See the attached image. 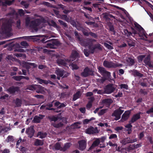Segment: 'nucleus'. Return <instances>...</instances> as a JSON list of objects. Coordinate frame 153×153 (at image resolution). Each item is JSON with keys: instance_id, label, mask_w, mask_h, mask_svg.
<instances>
[{"instance_id": "nucleus-25", "label": "nucleus", "mask_w": 153, "mask_h": 153, "mask_svg": "<svg viewBox=\"0 0 153 153\" xmlns=\"http://www.w3.org/2000/svg\"><path fill=\"white\" fill-rule=\"evenodd\" d=\"M54 102V101H53L52 102L48 103L46 106L47 107L46 109L48 110H53L54 111L56 110V108H51L53 106V104Z\"/></svg>"}, {"instance_id": "nucleus-13", "label": "nucleus", "mask_w": 153, "mask_h": 153, "mask_svg": "<svg viewBox=\"0 0 153 153\" xmlns=\"http://www.w3.org/2000/svg\"><path fill=\"white\" fill-rule=\"evenodd\" d=\"M35 131V130L34 129V126H31L26 129V133L28 134V137L31 138L33 136Z\"/></svg>"}, {"instance_id": "nucleus-27", "label": "nucleus", "mask_w": 153, "mask_h": 153, "mask_svg": "<svg viewBox=\"0 0 153 153\" xmlns=\"http://www.w3.org/2000/svg\"><path fill=\"white\" fill-rule=\"evenodd\" d=\"M21 65L24 68H25L28 71H29V69L30 68V62H27L25 61H22Z\"/></svg>"}, {"instance_id": "nucleus-16", "label": "nucleus", "mask_w": 153, "mask_h": 153, "mask_svg": "<svg viewBox=\"0 0 153 153\" xmlns=\"http://www.w3.org/2000/svg\"><path fill=\"white\" fill-rule=\"evenodd\" d=\"M131 113L130 111H127L123 114L121 120L122 121L124 122L127 120L129 117Z\"/></svg>"}, {"instance_id": "nucleus-44", "label": "nucleus", "mask_w": 153, "mask_h": 153, "mask_svg": "<svg viewBox=\"0 0 153 153\" xmlns=\"http://www.w3.org/2000/svg\"><path fill=\"white\" fill-rule=\"evenodd\" d=\"M127 42L128 45L129 47H131L134 46L135 42L130 39H128Z\"/></svg>"}, {"instance_id": "nucleus-37", "label": "nucleus", "mask_w": 153, "mask_h": 153, "mask_svg": "<svg viewBox=\"0 0 153 153\" xmlns=\"http://www.w3.org/2000/svg\"><path fill=\"white\" fill-rule=\"evenodd\" d=\"M22 101L21 100L18 98H16L15 103L17 107H19L22 104Z\"/></svg>"}, {"instance_id": "nucleus-45", "label": "nucleus", "mask_w": 153, "mask_h": 153, "mask_svg": "<svg viewBox=\"0 0 153 153\" xmlns=\"http://www.w3.org/2000/svg\"><path fill=\"white\" fill-rule=\"evenodd\" d=\"M82 13L84 14L85 17L88 19L89 20H93V18L88 13H86L84 12H82Z\"/></svg>"}, {"instance_id": "nucleus-18", "label": "nucleus", "mask_w": 153, "mask_h": 153, "mask_svg": "<svg viewBox=\"0 0 153 153\" xmlns=\"http://www.w3.org/2000/svg\"><path fill=\"white\" fill-rule=\"evenodd\" d=\"M150 60V56L148 55L144 59V62L146 65L148 66L150 68H153V65L151 64Z\"/></svg>"}, {"instance_id": "nucleus-9", "label": "nucleus", "mask_w": 153, "mask_h": 153, "mask_svg": "<svg viewBox=\"0 0 153 153\" xmlns=\"http://www.w3.org/2000/svg\"><path fill=\"white\" fill-rule=\"evenodd\" d=\"M124 112V110L120 109H117L115 110L112 113V116L115 117V120H117L121 117V115Z\"/></svg>"}, {"instance_id": "nucleus-42", "label": "nucleus", "mask_w": 153, "mask_h": 153, "mask_svg": "<svg viewBox=\"0 0 153 153\" xmlns=\"http://www.w3.org/2000/svg\"><path fill=\"white\" fill-rule=\"evenodd\" d=\"M15 55L17 57H21V59H25L26 58L25 54L22 53H16Z\"/></svg>"}, {"instance_id": "nucleus-64", "label": "nucleus", "mask_w": 153, "mask_h": 153, "mask_svg": "<svg viewBox=\"0 0 153 153\" xmlns=\"http://www.w3.org/2000/svg\"><path fill=\"white\" fill-rule=\"evenodd\" d=\"M19 149L20 151L22 152L23 153L25 152L26 151V148L25 147L21 146L20 147Z\"/></svg>"}, {"instance_id": "nucleus-22", "label": "nucleus", "mask_w": 153, "mask_h": 153, "mask_svg": "<svg viewBox=\"0 0 153 153\" xmlns=\"http://www.w3.org/2000/svg\"><path fill=\"white\" fill-rule=\"evenodd\" d=\"M103 18L105 19L106 21H110L111 20L110 18H113L114 19H115V17L112 15L108 14L106 13L103 14Z\"/></svg>"}, {"instance_id": "nucleus-56", "label": "nucleus", "mask_w": 153, "mask_h": 153, "mask_svg": "<svg viewBox=\"0 0 153 153\" xmlns=\"http://www.w3.org/2000/svg\"><path fill=\"white\" fill-rule=\"evenodd\" d=\"M145 57L144 55H140L138 56V59L139 62H142Z\"/></svg>"}, {"instance_id": "nucleus-2", "label": "nucleus", "mask_w": 153, "mask_h": 153, "mask_svg": "<svg viewBox=\"0 0 153 153\" xmlns=\"http://www.w3.org/2000/svg\"><path fill=\"white\" fill-rule=\"evenodd\" d=\"M45 20L44 19H36L34 20L30 21V19L27 18L25 19V25L27 27L29 26L32 29V32H36L38 31L37 27L42 22H45Z\"/></svg>"}, {"instance_id": "nucleus-38", "label": "nucleus", "mask_w": 153, "mask_h": 153, "mask_svg": "<svg viewBox=\"0 0 153 153\" xmlns=\"http://www.w3.org/2000/svg\"><path fill=\"white\" fill-rule=\"evenodd\" d=\"M52 124L54 127L56 128H59L62 127L63 125V123L61 122L58 123H53Z\"/></svg>"}, {"instance_id": "nucleus-14", "label": "nucleus", "mask_w": 153, "mask_h": 153, "mask_svg": "<svg viewBox=\"0 0 153 153\" xmlns=\"http://www.w3.org/2000/svg\"><path fill=\"white\" fill-rule=\"evenodd\" d=\"M141 113V112H140L133 115L131 118L129 122V123H133L140 119V114Z\"/></svg>"}, {"instance_id": "nucleus-54", "label": "nucleus", "mask_w": 153, "mask_h": 153, "mask_svg": "<svg viewBox=\"0 0 153 153\" xmlns=\"http://www.w3.org/2000/svg\"><path fill=\"white\" fill-rule=\"evenodd\" d=\"M21 76H14L13 77V78L17 81H20L22 79Z\"/></svg>"}, {"instance_id": "nucleus-39", "label": "nucleus", "mask_w": 153, "mask_h": 153, "mask_svg": "<svg viewBox=\"0 0 153 153\" xmlns=\"http://www.w3.org/2000/svg\"><path fill=\"white\" fill-rule=\"evenodd\" d=\"M145 80H147L146 78L143 79V81L140 83V85L143 87H147L148 86L147 83L145 81Z\"/></svg>"}, {"instance_id": "nucleus-21", "label": "nucleus", "mask_w": 153, "mask_h": 153, "mask_svg": "<svg viewBox=\"0 0 153 153\" xmlns=\"http://www.w3.org/2000/svg\"><path fill=\"white\" fill-rule=\"evenodd\" d=\"M97 128H95L93 127H90L86 129V132L87 134H94L97 132Z\"/></svg>"}, {"instance_id": "nucleus-46", "label": "nucleus", "mask_w": 153, "mask_h": 153, "mask_svg": "<svg viewBox=\"0 0 153 153\" xmlns=\"http://www.w3.org/2000/svg\"><path fill=\"white\" fill-rule=\"evenodd\" d=\"M37 85H29L27 87L28 89L31 91L36 90Z\"/></svg>"}, {"instance_id": "nucleus-31", "label": "nucleus", "mask_w": 153, "mask_h": 153, "mask_svg": "<svg viewBox=\"0 0 153 153\" xmlns=\"http://www.w3.org/2000/svg\"><path fill=\"white\" fill-rule=\"evenodd\" d=\"M36 90L38 93H42L44 91V88L41 85H37Z\"/></svg>"}, {"instance_id": "nucleus-60", "label": "nucleus", "mask_w": 153, "mask_h": 153, "mask_svg": "<svg viewBox=\"0 0 153 153\" xmlns=\"http://www.w3.org/2000/svg\"><path fill=\"white\" fill-rule=\"evenodd\" d=\"M81 123L79 122L74 123L73 125L74 126L75 128H80V126H79L78 125L80 124Z\"/></svg>"}, {"instance_id": "nucleus-8", "label": "nucleus", "mask_w": 153, "mask_h": 153, "mask_svg": "<svg viewBox=\"0 0 153 153\" xmlns=\"http://www.w3.org/2000/svg\"><path fill=\"white\" fill-rule=\"evenodd\" d=\"M94 74V73L92 70L88 67H85L84 69L83 72L81 74V76L84 77H86L90 75L93 76Z\"/></svg>"}, {"instance_id": "nucleus-43", "label": "nucleus", "mask_w": 153, "mask_h": 153, "mask_svg": "<svg viewBox=\"0 0 153 153\" xmlns=\"http://www.w3.org/2000/svg\"><path fill=\"white\" fill-rule=\"evenodd\" d=\"M95 118L94 117H92L90 119H86L84 120L83 121V123L84 124H87L90 121L95 120Z\"/></svg>"}, {"instance_id": "nucleus-1", "label": "nucleus", "mask_w": 153, "mask_h": 153, "mask_svg": "<svg viewBox=\"0 0 153 153\" xmlns=\"http://www.w3.org/2000/svg\"><path fill=\"white\" fill-rule=\"evenodd\" d=\"M40 35L32 36H24L22 37V38L24 39L27 40L29 41L33 40V41H36L38 42L43 43H47L46 47L47 48H49L51 49L56 48L60 45L59 42L56 39H53L48 40L45 41V39L44 38H34V37H39Z\"/></svg>"}, {"instance_id": "nucleus-36", "label": "nucleus", "mask_w": 153, "mask_h": 153, "mask_svg": "<svg viewBox=\"0 0 153 153\" xmlns=\"http://www.w3.org/2000/svg\"><path fill=\"white\" fill-rule=\"evenodd\" d=\"M38 135L40 136L39 138H40L43 139L47 135V133H43L41 131L38 132L37 134Z\"/></svg>"}, {"instance_id": "nucleus-33", "label": "nucleus", "mask_w": 153, "mask_h": 153, "mask_svg": "<svg viewBox=\"0 0 153 153\" xmlns=\"http://www.w3.org/2000/svg\"><path fill=\"white\" fill-rule=\"evenodd\" d=\"M71 144V143H66L65 144L64 146L63 147L61 148V151L65 152L67 149H68L70 147Z\"/></svg>"}, {"instance_id": "nucleus-58", "label": "nucleus", "mask_w": 153, "mask_h": 153, "mask_svg": "<svg viewBox=\"0 0 153 153\" xmlns=\"http://www.w3.org/2000/svg\"><path fill=\"white\" fill-rule=\"evenodd\" d=\"M16 27L19 29H20L21 28V21L19 19L16 21Z\"/></svg>"}, {"instance_id": "nucleus-61", "label": "nucleus", "mask_w": 153, "mask_h": 153, "mask_svg": "<svg viewBox=\"0 0 153 153\" xmlns=\"http://www.w3.org/2000/svg\"><path fill=\"white\" fill-rule=\"evenodd\" d=\"M106 112V109H102L100 110V111L98 113V114L99 115L101 116L104 114Z\"/></svg>"}, {"instance_id": "nucleus-35", "label": "nucleus", "mask_w": 153, "mask_h": 153, "mask_svg": "<svg viewBox=\"0 0 153 153\" xmlns=\"http://www.w3.org/2000/svg\"><path fill=\"white\" fill-rule=\"evenodd\" d=\"M43 144V142L41 140L37 139L34 143L36 146H42Z\"/></svg>"}, {"instance_id": "nucleus-32", "label": "nucleus", "mask_w": 153, "mask_h": 153, "mask_svg": "<svg viewBox=\"0 0 153 153\" xmlns=\"http://www.w3.org/2000/svg\"><path fill=\"white\" fill-rule=\"evenodd\" d=\"M48 119L50 121V122L54 121L55 122L59 119L58 117H56L54 115L48 116Z\"/></svg>"}, {"instance_id": "nucleus-7", "label": "nucleus", "mask_w": 153, "mask_h": 153, "mask_svg": "<svg viewBox=\"0 0 153 153\" xmlns=\"http://www.w3.org/2000/svg\"><path fill=\"white\" fill-rule=\"evenodd\" d=\"M113 84H109L106 85L104 88V93L109 94L113 92L115 90L116 88L114 87Z\"/></svg>"}, {"instance_id": "nucleus-62", "label": "nucleus", "mask_w": 153, "mask_h": 153, "mask_svg": "<svg viewBox=\"0 0 153 153\" xmlns=\"http://www.w3.org/2000/svg\"><path fill=\"white\" fill-rule=\"evenodd\" d=\"M89 35H90L91 36L95 38H97V35L96 33L91 32H89Z\"/></svg>"}, {"instance_id": "nucleus-17", "label": "nucleus", "mask_w": 153, "mask_h": 153, "mask_svg": "<svg viewBox=\"0 0 153 153\" xmlns=\"http://www.w3.org/2000/svg\"><path fill=\"white\" fill-rule=\"evenodd\" d=\"M53 101H54V102L53 103L54 107H56L57 109H61L66 106V103L65 104L64 103H61L56 100Z\"/></svg>"}, {"instance_id": "nucleus-51", "label": "nucleus", "mask_w": 153, "mask_h": 153, "mask_svg": "<svg viewBox=\"0 0 153 153\" xmlns=\"http://www.w3.org/2000/svg\"><path fill=\"white\" fill-rule=\"evenodd\" d=\"M82 32L83 34L85 36H89V32H88V31L86 29L83 28L82 30Z\"/></svg>"}, {"instance_id": "nucleus-50", "label": "nucleus", "mask_w": 153, "mask_h": 153, "mask_svg": "<svg viewBox=\"0 0 153 153\" xmlns=\"http://www.w3.org/2000/svg\"><path fill=\"white\" fill-rule=\"evenodd\" d=\"M83 52L85 56L86 57L88 56L90 54V50L89 51L88 50L86 49H84L83 51Z\"/></svg>"}, {"instance_id": "nucleus-4", "label": "nucleus", "mask_w": 153, "mask_h": 153, "mask_svg": "<svg viewBox=\"0 0 153 153\" xmlns=\"http://www.w3.org/2000/svg\"><path fill=\"white\" fill-rule=\"evenodd\" d=\"M82 45L85 46H88V48L90 50V53L91 54H93L94 52H96L97 49L100 51H101L102 50V46L99 43L95 44L92 46V43L90 39L88 40L86 44Z\"/></svg>"}, {"instance_id": "nucleus-49", "label": "nucleus", "mask_w": 153, "mask_h": 153, "mask_svg": "<svg viewBox=\"0 0 153 153\" xmlns=\"http://www.w3.org/2000/svg\"><path fill=\"white\" fill-rule=\"evenodd\" d=\"M135 149L134 144L130 145L127 147V150L128 151L133 150Z\"/></svg>"}, {"instance_id": "nucleus-11", "label": "nucleus", "mask_w": 153, "mask_h": 153, "mask_svg": "<svg viewBox=\"0 0 153 153\" xmlns=\"http://www.w3.org/2000/svg\"><path fill=\"white\" fill-rule=\"evenodd\" d=\"M137 139L135 138L134 139H131L129 137L124 138L120 142L123 145H125L127 143H132L137 142Z\"/></svg>"}, {"instance_id": "nucleus-63", "label": "nucleus", "mask_w": 153, "mask_h": 153, "mask_svg": "<svg viewBox=\"0 0 153 153\" xmlns=\"http://www.w3.org/2000/svg\"><path fill=\"white\" fill-rule=\"evenodd\" d=\"M37 50L38 51H42L44 53L47 52L48 50L47 49L42 48V47H39L37 48Z\"/></svg>"}, {"instance_id": "nucleus-53", "label": "nucleus", "mask_w": 153, "mask_h": 153, "mask_svg": "<svg viewBox=\"0 0 153 153\" xmlns=\"http://www.w3.org/2000/svg\"><path fill=\"white\" fill-rule=\"evenodd\" d=\"M78 53L76 51H75L73 52L71 54L72 57L73 58H76L78 56Z\"/></svg>"}, {"instance_id": "nucleus-10", "label": "nucleus", "mask_w": 153, "mask_h": 153, "mask_svg": "<svg viewBox=\"0 0 153 153\" xmlns=\"http://www.w3.org/2000/svg\"><path fill=\"white\" fill-rule=\"evenodd\" d=\"M98 70L99 72L103 76L109 77L110 76V73L106 71L103 67L99 66Z\"/></svg>"}, {"instance_id": "nucleus-26", "label": "nucleus", "mask_w": 153, "mask_h": 153, "mask_svg": "<svg viewBox=\"0 0 153 153\" xmlns=\"http://www.w3.org/2000/svg\"><path fill=\"white\" fill-rule=\"evenodd\" d=\"M57 63L59 66L62 65L64 66H66L68 64L66 62V60H64L62 59H58L56 61Z\"/></svg>"}, {"instance_id": "nucleus-5", "label": "nucleus", "mask_w": 153, "mask_h": 153, "mask_svg": "<svg viewBox=\"0 0 153 153\" xmlns=\"http://www.w3.org/2000/svg\"><path fill=\"white\" fill-rule=\"evenodd\" d=\"M11 24L8 21L3 23L1 26L2 33L6 34L10 33L11 30Z\"/></svg>"}, {"instance_id": "nucleus-40", "label": "nucleus", "mask_w": 153, "mask_h": 153, "mask_svg": "<svg viewBox=\"0 0 153 153\" xmlns=\"http://www.w3.org/2000/svg\"><path fill=\"white\" fill-rule=\"evenodd\" d=\"M54 147L56 150H61V148H62L61 147L60 144L59 142L56 143L55 144Z\"/></svg>"}, {"instance_id": "nucleus-12", "label": "nucleus", "mask_w": 153, "mask_h": 153, "mask_svg": "<svg viewBox=\"0 0 153 153\" xmlns=\"http://www.w3.org/2000/svg\"><path fill=\"white\" fill-rule=\"evenodd\" d=\"M79 144V149L81 151H83L86 148L87 145V141L84 140H82L78 141Z\"/></svg>"}, {"instance_id": "nucleus-48", "label": "nucleus", "mask_w": 153, "mask_h": 153, "mask_svg": "<svg viewBox=\"0 0 153 153\" xmlns=\"http://www.w3.org/2000/svg\"><path fill=\"white\" fill-rule=\"evenodd\" d=\"M124 33L125 35L127 36H130L132 33L130 31H129L127 29L125 30H124Z\"/></svg>"}, {"instance_id": "nucleus-30", "label": "nucleus", "mask_w": 153, "mask_h": 153, "mask_svg": "<svg viewBox=\"0 0 153 153\" xmlns=\"http://www.w3.org/2000/svg\"><path fill=\"white\" fill-rule=\"evenodd\" d=\"M126 61L129 66H132L134 64L135 61L134 59L131 57H128Z\"/></svg>"}, {"instance_id": "nucleus-20", "label": "nucleus", "mask_w": 153, "mask_h": 153, "mask_svg": "<svg viewBox=\"0 0 153 153\" xmlns=\"http://www.w3.org/2000/svg\"><path fill=\"white\" fill-rule=\"evenodd\" d=\"M113 101L111 99H105L103 100L102 102L107 107H109L110 105L113 102Z\"/></svg>"}, {"instance_id": "nucleus-59", "label": "nucleus", "mask_w": 153, "mask_h": 153, "mask_svg": "<svg viewBox=\"0 0 153 153\" xmlns=\"http://www.w3.org/2000/svg\"><path fill=\"white\" fill-rule=\"evenodd\" d=\"M71 66L72 68L73 69V70H77L79 68L77 65L74 63V62L71 64Z\"/></svg>"}, {"instance_id": "nucleus-29", "label": "nucleus", "mask_w": 153, "mask_h": 153, "mask_svg": "<svg viewBox=\"0 0 153 153\" xmlns=\"http://www.w3.org/2000/svg\"><path fill=\"white\" fill-rule=\"evenodd\" d=\"M65 71L62 69L58 68L56 71V73L57 76L60 77L63 76L65 73Z\"/></svg>"}, {"instance_id": "nucleus-52", "label": "nucleus", "mask_w": 153, "mask_h": 153, "mask_svg": "<svg viewBox=\"0 0 153 153\" xmlns=\"http://www.w3.org/2000/svg\"><path fill=\"white\" fill-rule=\"evenodd\" d=\"M108 26L109 27L110 31L113 32L114 34L115 33V31H114V28L113 25L111 24V23H110V24L108 25Z\"/></svg>"}, {"instance_id": "nucleus-41", "label": "nucleus", "mask_w": 153, "mask_h": 153, "mask_svg": "<svg viewBox=\"0 0 153 153\" xmlns=\"http://www.w3.org/2000/svg\"><path fill=\"white\" fill-rule=\"evenodd\" d=\"M36 79L38 81L39 83L40 84H42L44 83L45 84H47V81L46 80H43L39 77L37 78Z\"/></svg>"}, {"instance_id": "nucleus-28", "label": "nucleus", "mask_w": 153, "mask_h": 153, "mask_svg": "<svg viewBox=\"0 0 153 153\" xmlns=\"http://www.w3.org/2000/svg\"><path fill=\"white\" fill-rule=\"evenodd\" d=\"M148 89L141 88L139 90V93L143 97L146 96L148 94Z\"/></svg>"}, {"instance_id": "nucleus-23", "label": "nucleus", "mask_w": 153, "mask_h": 153, "mask_svg": "<svg viewBox=\"0 0 153 153\" xmlns=\"http://www.w3.org/2000/svg\"><path fill=\"white\" fill-rule=\"evenodd\" d=\"M100 144L99 139L97 138L94 141L91 146L90 147L89 150H91L93 149L95 147L97 146Z\"/></svg>"}, {"instance_id": "nucleus-6", "label": "nucleus", "mask_w": 153, "mask_h": 153, "mask_svg": "<svg viewBox=\"0 0 153 153\" xmlns=\"http://www.w3.org/2000/svg\"><path fill=\"white\" fill-rule=\"evenodd\" d=\"M103 65L107 68H116L118 67L122 66L121 64H117L114 63L112 62H109L105 60L103 62Z\"/></svg>"}, {"instance_id": "nucleus-24", "label": "nucleus", "mask_w": 153, "mask_h": 153, "mask_svg": "<svg viewBox=\"0 0 153 153\" xmlns=\"http://www.w3.org/2000/svg\"><path fill=\"white\" fill-rule=\"evenodd\" d=\"M132 74L134 76H138L140 78L143 77V75L140 73L138 71L134 69L132 71Z\"/></svg>"}, {"instance_id": "nucleus-47", "label": "nucleus", "mask_w": 153, "mask_h": 153, "mask_svg": "<svg viewBox=\"0 0 153 153\" xmlns=\"http://www.w3.org/2000/svg\"><path fill=\"white\" fill-rule=\"evenodd\" d=\"M58 22H59L60 25H62L64 27H67V25L66 23L64 22L63 21L60 20H59Z\"/></svg>"}, {"instance_id": "nucleus-34", "label": "nucleus", "mask_w": 153, "mask_h": 153, "mask_svg": "<svg viewBox=\"0 0 153 153\" xmlns=\"http://www.w3.org/2000/svg\"><path fill=\"white\" fill-rule=\"evenodd\" d=\"M80 91H77L76 93L73 95V101L76 100L77 99L79 98L80 96Z\"/></svg>"}, {"instance_id": "nucleus-57", "label": "nucleus", "mask_w": 153, "mask_h": 153, "mask_svg": "<svg viewBox=\"0 0 153 153\" xmlns=\"http://www.w3.org/2000/svg\"><path fill=\"white\" fill-rule=\"evenodd\" d=\"M21 45L22 46L25 47L29 46V45L25 41L22 42H21Z\"/></svg>"}, {"instance_id": "nucleus-55", "label": "nucleus", "mask_w": 153, "mask_h": 153, "mask_svg": "<svg viewBox=\"0 0 153 153\" xmlns=\"http://www.w3.org/2000/svg\"><path fill=\"white\" fill-rule=\"evenodd\" d=\"M120 88L121 89L124 88L126 90L128 89V85L126 84H121L120 85Z\"/></svg>"}, {"instance_id": "nucleus-19", "label": "nucleus", "mask_w": 153, "mask_h": 153, "mask_svg": "<svg viewBox=\"0 0 153 153\" xmlns=\"http://www.w3.org/2000/svg\"><path fill=\"white\" fill-rule=\"evenodd\" d=\"M39 116H35L33 118V122L34 123H39L40 122L41 120H42L44 117H45L44 115H39Z\"/></svg>"}, {"instance_id": "nucleus-3", "label": "nucleus", "mask_w": 153, "mask_h": 153, "mask_svg": "<svg viewBox=\"0 0 153 153\" xmlns=\"http://www.w3.org/2000/svg\"><path fill=\"white\" fill-rule=\"evenodd\" d=\"M135 27L138 31L134 30V29L132 27L131 29L133 31L134 34H136L138 33L139 36L141 39L146 40L147 38L148 35L145 32L144 29L137 23L135 22L134 23Z\"/></svg>"}, {"instance_id": "nucleus-15", "label": "nucleus", "mask_w": 153, "mask_h": 153, "mask_svg": "<svg viewBox=\"0 0 153 153\" xmlns=\"http://www.w3.org/2000/svg\"><path fill=\"white\" fill-rule=\"evenodd\" d=\"M7 91L10 94H14L16 92H18L19 91V88L17 86H12L7 89Z\"/></svg>"}]
</instances>
